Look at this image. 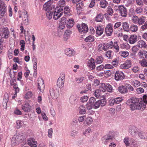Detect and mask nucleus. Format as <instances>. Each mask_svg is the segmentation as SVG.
<instances>
[{
	"label": "nucleus",
	"instance_id": "f257e3e1",
	"mask_svg": "<svg viewBox=\"0 0 147 147\" xmlns=\"http://www.w3.org/2000/svg\"><path fill=\"white\" fill-rule=\"evenodd\" d=\"M127 104L129 105L131 111L136 110L144 109L146 107V105L143 101H139L138 98L133 97L128 100Z\"/></svg>",
	"mask_w": 147,
	"mask_h": 147
},
{
	"label": "nucleus",
	"instance_id": "f03ea898",
	"mask_svg": "<svg viewBox=\"0 0 147 147\" xmlns=\"http://www.w3.org/2000/svg\"><path fill=\"white\" fill-rule=\"evenodd\" d=\"M65 74L64 72H62L61 76L57 80V85L60 88H62L64 86Z\"/></svg>",
	"mask_w": 147,
	"mask_h": 147
},
{
	"label": "nucleus",
	"instance_id": "7ed1b4c3",
	"mask_svg": "<svg viewBox=\"0 0 147 147\" xmlns=\"http://www.w3.org/2000/svg\"><path fill=\"white\" fill-rule=\"evenodd\" d=\"M145 17L143 16L138 18L136 16H134L132 17V20L134 23L141 25L145 22Z\"/></svg>",
	"mask_w": 147,
	"mask_h": 147
},
{
	"label": "nucleus",
	"instance_id": "20e7f679",
	"mask_svg": "<svg viewBox=\"0 0 147 147\" xmlns=\"http://www.w3.org/2000/svg\"><path fill=\"white\" fill-rule=\"evenodd\" d=\"M45 84L41 76H39L37 80V89L43 92L45 89Z\"/></svg>",
	"mask_w": 147,
	"mask_h": 147
},
{
	"label": "nucleus",
	"instance_id": "39448f33",
	"mask_svg": "<svg viewBox=\"0 0 147 147\" xmlns=\"http://www.w3.org/2000/svg\"><path fill=\"white\" fill-rule=\"evenodd\" d=\"M52 1H49L45 3L43 6V9L47 11H53L54 8V5L51 4Z\"/></svg>",
	"mask_w": 147,
	"mask_h": 147
},
{
	"label": "nucleus",
	"instance_id": "423d86ee",
	"mask_svg": "<svg viewBox=\"0 0 147 147\" xmlns=\"http://www.w3.org/2000/svg\"><path fill=\"white\" fill-rule=\"evenodd\" d=\"M106 104V101L105 98L101 99L96 101L92 105L93 108L96 109L98 108L100 106L103 107Z\"/></svg>",
	"mask_w": 147,
	"mask_h": 147
},
{
	"label": "nucleus",
	"instance_id": "0eeeda50",
	"mask_svg": "<svg viewBox=\"0 0 147 147\" xmlns=\"http://www.w3.org/2000/svg\"><path fill=\"white\" fill-rule=\"evenodd\" d=\"M30 101L29 100H26L24 102V104L21 106V108L25 112H28L30 111L31 106L29 104Z\"/></svg>",
	"mask_w": 147,
	"mask_h": 147
},
{
	"label": "nucleus",
	"instance_id": "6e6552de",
	"mask_svg": "<svg viewBox=\"0 0 147 147\" xmlns=\"http://www.w3.org/2000/svg\"><path fill=\"white\" fill-rule=\"evenodd\" d=\"M121 16L123 17H127V11L126 8L123 5H120L118 8Z\"/></svg>",
	"mask_w": 147,
	"mask_h": 147
},
{
	"label": "nucleus",
	"instance_id": "1a4fd4ad",
	"mask_svg": "<svg viewBox=\"0 0 147 147\" xmlns=\"http://www.w3.org/2000/svg\"><path fill=\"white\" fill-rule=\"evenodd\" d=\"M63 14V8L60 7L59 9H55L54 13L53 19L55 20H57L61 15Z\"/></svg>",
	"mask_w": 147,
	"mask_h": 147
},
{
	"label": "nucleus",
	"instance_id": "9d476101",
	"mask_svg": "<svg viewBox=\"0 0 147 147\" xmlns=\"http://www.w3.org/2000/svg\"><path fill=\"white\" fill-rule=\"evenodd\" d=\"M0 34L2 37L7 38L8 37V35L9 32L8 28L7 27H3L0 29Z\"/></svg>",
	"mask_w": 147,
	"mask_h": 147
},
{
	"label": "nucleus",
	"instance_id": "9b49d317",
	"mask_svg": "<svg viewBox=\"0 0 147 147\" xmlns=\"http://www.w3.org/2000/svg\"><path fill=\"white\" fill-rule=\"evenodd\" d=\"M77 26L80 32L85 33L88 31V27L85 24H82L81 25L78 24Z\"/></svg>",
	"mask_w": 147,
	"mask_h": 147
},
{
	"label": "nucleus",
	"instance_id": "f8f14e48",
	"mask_svg": "<svg viewBox=\"0 0 147 147\" xmlns=\"http://www.w3.org/2000/svg\"><path fill=\"white\" fill-rule=\"evenodd\" d=\"M7 6L1 0H0V15L3 16L7 11Z\"/></svg>",
	"mask_w": 147,
	"mask_h": 147
},
{
	"label": "nucleus",
	"instance_id": "ddd939ff",
	"mask_svg": "<svg viewBox=\"0 0 147 147\" xmlns=\"http://www.w3.org/2000/svg\"><path fill=\"white\" fill-rule=\"evenodd\" d=\"M125 78L124 74L122 72L117 71L115 76V79L116 81L122 80Z\"/></svg>",
	"mask_w": 147,
	"mask_h": 147
},
{
	"label": "nucleus",
	"instance_id": "4468645a",
	"mask_svg": "<svg viewBox=\"0 0 147 147\" xmlns=\"http://www.w3.org/2000/svg\"><path fill=\"white\" fill-rule=\"evenodd\" d=\"M129 132L132 137H136L137 134L138 135V128L135 126H131L129 128Z\"/></svg>",
	"mask_w": 147,
	"mask_h": 147
},
{
	"label": "nucleus",
	"instance_id": "2eb2a0df",
	"mask_svg": "<svg viewBox=\"0 0 147 147\" xmlns=\"http://www.w3.org/2000/svg\"><path fill=\"white\" fill-rule=\"evenodd\" d=\"M105 32L107 36L111 35L113 32L112 25L111 24H108L105 28Z\"/></svg>",
	"mask_w": 147,
	"mask_h": 147
},
{
	"label": "nucleus",
	"instance_id": "dca6fc26",
	"mask_svg": "<svg viewBox=\"0 0 147 147\" xmlns=\"http://www.w3.org/2000/svg\"><path fill=\"white\" fill-rule=\"evenodd\" d=\"M87 65L91 70H93L95 69L96 66L94 59L92 58L90 59L88 61Z\"/></svg>",
	"mask_w": 147,
	"mask_h": 147
},
{
	"label": "nucleus",
	"instance_id": "f3484780",
	"mask_svg": "<svg viewBox=\"0 0 147 147\" xmlns=\"http://www.w3.org/2000/svg\"><path fill=\"white\" fill-rule=\"evenodd\" d=\"M50 95L52 98L56 99L59 94V91L57 90H54L53 88H51L49 90Z\"/></svg>",
	"mask_w": 147,
	"mask_h": 147
},
{
	"label": "nucleus",
	"instance_id": "a211bd4d",
	"mask_svg": "<svg viewBox=\"0 0 147 147\" xmlns=\"http://www.w3.org/2000/svg\"><path fill=\"white\" fill-rule=\"evenodd\" d=\"M131 145L133 147H138L140 146V142L136 139L130 138L129 140Z\"/></svg>",
	"mask_w": 147,
	"mask_h": 147
},
{
	"label": "nucleus",
	"instance_id": "6ab92c4d",
	"mask_svg": "<svg viewBox=\"0 0 147 147\" xmlns=\"http://www.w3.org/2000/svg\"><path fill=\"white\" fill-rule=\"evenodd\" d=\"M131 66V61L130 60H127L124 63L121 65L120 67L123 69H127L130 67Z\"/></svg>",
	"mask_w": 147,
	"mask_h": 147
},
{
	"label": "nucleus",
	"instance_id": "aec40b11",
	"mask_svg": "<svg viewBox=\"0 0 147 147\" xmlns=\"http://www.w3.org/2000/svg\"><path fill=\"white\" fill-rule=\"evenodd\" d=\"M34 73L33 74L34 77L37 76V59L35 57H33L32 58Z\"/></svg>",
	"mask_w": 147,
	"mask_h": 147
},
{
	"label": "nucleus",
	"instance_id": "412c9836",
	"mask_svg": "<svg viewBox=\"0 0 147 147\" xmlns=\"http://www.w3.org/2000/svg\"><path fill=\"white\" fill-rule=\"evenodd\" d=\"M118 90L121 93L125 94L128 92V90L125 86L122 85L118 88Z\"/></svg>",
	"mask_w": 147,
	"mask_h": 147
},
{
	"label": "nucleus",
	"instance_id": "4be33fe9",
	"mask_svg": "<svg viewBox=\"0 0 147 147\" xmlns=\"http://www.w3.org/2000/svg\"><path fill=\"white\" fill-rule=\"evenodd\" d=\"M138 55L140 58H147V52L145 51L140 50L138 53Z\"/></svg>",
	"mask_w": 147,
	"mask_h": 147
},
{
	"label": "nucleus",
	"instance_id": "5701e85b",
	"mask_svg": "<svg viewBox=\"0 0 147 147\" xmlns=\"http://www.w3.org/2000/svg\"><path fill=\"white\" fill-rule=\"evenodd\" d=\"M28 144L31 147H36L37 142L35 141L34 139L31 138L29 139L27 141Z\"/></svg>",
	"mask_w": 147,
	"mask_h": 147
},
{
	"label": "nucleus",
	"instance_id": "b1692460",
	"mask_svg": "<svg viewBox=\"0 0 147 147\" xmlns=\"http://www.w3.org/2000/svg\"><path fill=\"white\" fill-rule=\"evenodd\" d=\"M113 137L112 136H110L106 135L102 138V140L105 144H107V142L112 139Z\"/></svg>",
	"mask_w": 147,
	"mask_h": 147
},
{
	"label": "nucleus",
	"instance_id": "393cba45",
	"mask_svg": "<svg viewBox=\"0 0 147 147\" xmlns=\"http://www.w3.org/2000/svg\"><path fill=\"white\" fill-rule=\"evenodd\" d=\"M65 53L66 55L67 56L70 57L75 54V51L74 50L69 48L65 50Z\"/></svg>",
	"mask_w": 147,
	"mask_h": 147
},
{
	"label": "nucleus",
	"instance_id": "a878e982",
	"mask_svg": "<svg viewBox=\"0 0 147 147\" xmlns=\"http://www.w3.org/2000/svg\"><path fill=\"white\" fill-rule=\"evenodd\" d=\"M129 42L131 44L135 43L137 41V36L136 35H131L129 39Z\"/></svg>",
	"mask_w": 147,
	"mask_h": 147
},
{
	"label": "nucleus",
	"instance_id": "bb28decb",
	"mask_svg": "<svg viewBox=\"0 0 147 147\" xmlns=\"http://www.w3.org/2000/svg\"><path fill=\"white\" fill-rule=\"evenodd\" d=\"M74 24V20L72 18L69 19L67 22V26L70 28L73 27Z\"/></svg>",
	"mask_w": 147,
	"mask_h": 147
},
{
	"label": "nucleus",
	"instance_id": "cd10ccee",
	"mask_svg": "<svg viewBox=\"0 0 147 147\" xmlns=\"http://www.w3.org/2000/svg\"><path fill=\"white\" fill-rule=\"evenodd\" d=\"M104 31V29L100 26L97 27L96 30V34L98 36H100L102 34Z\"/></svg>",
	"mask_w": 147,
	"mask_h": 147
},
{
	"label": "nucleus",
	"instance_id": "c85d7f7f",
	"mask_svg": "<svg viewBox=\"0 0 147 147\" xmlns=\"http://www.w3.org/2000/svg\"><path fill=\"white\" fill-rule=\"evenodd\" d=\"M146 133L140 131L138 133V136L140 139L142 140H146Z\"/></svg>",
	"mask_w": 147,
	"mask_h": 147
},
{
	"label": "nucleus",
	"instance_id": "c756f323",
	"mask_svg": "<svg viewBox=\"0 0 147 147\" xmlns=\"http://www.w3.org/2000/svg\"><path fill=\"white\" fill-rule=\"evenodd\" d=\"M103 18V14L102 13H100L96 16L95 20L96 22H101L102 21Z\"/></svg>",
	"mask_w": 147,
	"mask_h": 147
},
{
	"label": "nucleus",
	"instance_id": "7c9ffc66",
	"mask_svg": "<svg viewBox=\"0 0 147 147\" xmlns=\"http://www.w3.org/2000/svg\"><path fill=\"white\" fill-rule=\"evenodd\" d=\"M138 45L140 48H145L147 46L145 42L142 40H140L138 41Z\"/></svg>",
	"mask_w": 147,
	"mask_h": 147
},
{
	"label": "nucleus",
	"instance_id": "2f4dec72",
	"mask_svg": "<svg viewBox=\"0 0 147 147\" xmlns=\"http://www.w3.org/2000/svg\"><path fill=\"white\" fill-rule=\"evenodd\" d=\"M63 31L61 30L58 29L57 32H54V35L56 37L61 38L63 34Z\"/></svg>",
	"mask_w": 147,
	"mask_h": 147
},
{
	"label": "nucleus",
	"instance_id": "473e14b6",
	"mask_svg": "<svg viewBox=\"0 0 147 147\" xmlns=\"http://www.w3.org/2000/svg\"><path fill=\"white\" fill-rule=\"evenodd\" d=\"M122 26L123 29L125 31L128 32L130 29L129 24L126 22H124L123 23Z\"/></svg>",
	"mask_w": 147,
	"mask_h": 147
},
{
	"label": "nucleus",
	"instance_id": "72a5a7b5",
	"mask_svg": "<svg viewBox=\"0 0 147 147\" xmlns=\"http://www.w3.org/2000/svg\"><path fill=\"white\" fill-rule=\"evenodd\" d=\"M23 13L24 16V19L23 20L24 23L25 25H27L28 24V19L27 12L26 11H25Z\"/></svg>",
	"mask_w": 147,
	"mask_h": 147
},
{
	"label": "nucleus",
	"instance_id": "f704fd0d",
	"mask_svg": "<svg viewBox=\"0 0 147 147\" xmlns=\"http://www.w3.org/2000/svg\"><path fill=\"white\" fill-rule=\"evenodd\" d=\"M79 111L81 114H85L86 112L85 107L83 105H80L79 107Z\"/></svg>",
	"mask_w": 147,
	"mask_h": 147
},
{
	"label": "nucleus",
	"instance_id": "c9c22d12",
	"mask_svg": "<svg viewBox=\"0 0 147 147\" xmlns=\"http://www.w3.org/2000/svg\"><path fill=\"white\" fill-rule=\"evenodd\" d=\"M9 100L8 98V95L6 93L5 94L4 98L3 99V105H5L6 106L7 104V103L8 102Z\"/></svg>",
	"mask_w": 147,
	"mask_h": 147
},
{
	"label": "nucleus",
	"instance_id": "e433bc0d",
	"mask_svg": "<svg viewBox=\"0 0 147 147\" xmlns=\"http://www.w3.org/2000/svg\"><path fill=\"white\" fill-rule=\"evenodd\" d=\"M103 58L102 56H98L95 60L96 63L97 64L102 63L103 61Z\"/></svg>",
	"mask_w": 147,
	"mask_h": 147
},
{
	"label": "nucleus",
	"instance_id": "4c0bfd02",
	"mask_svg": "<svg viewBox=\"0 0 147 147\" xmlns=\"http://www.w3.org/2000/svg\"><path fill=\"white\" fill-rule=\"evenodd\" d=\"M108 4V2L105 0H102L100 2V5L101 7L103 8L106 7L107 6Z\"/></svg>",
	"mask_w": 147,
	"mask_h": 147
},
{
	"label": "nucleus",
	"instance_id": "58836bf2",
	"mask_svg": "<svg viewBox=\"0 0 147 147\" xmlns=\"http://www.w3.org/2000/svg\"><path fill=\"white\" fill-rule=\"evenodd\" d=\"M131 83L134 86L137 87L139 86L140 84V82L136 80H132L131 81Z\"/></svg>",
	"mask_w": 147,
	"mask_h": 147
},
{
	"label": "nucleus",
	"instance_id": "ea45409f",
	"mask_svg": "<svg viewBox=\"0 0 147 147\" xmlns=\"http://www.w3.org/2000/svg\"><path fill=\"white\" fill-rule=\"evenodd\" d=\"M99 88L100 91L105 92L106 90V85L104 83H101Z\"/></svg>",
	"mask_w": 147,
	"mask_h": 147
},
{
	"label": "nucleus",
	"instance_id": "a19ab883",
	"mask_svg": "<svg viewBox=\"0 0 147 147\" xmlns=\"http://www.w3.org/2000/svg\"><path fill=\"white\" fill-rule=\"evenodd\" d=\"M76 7L77 10H80L83 8V4L82 2H77Z\"/></svg>",
	"mask_w": 147,
	"mask_h": 147
},
{
	"label": "nucleus",
	"instance_id": "79ce46f5",
	"mask_svg": "<svg viewBox=\"0 0 147 147\" xmlns=\"http://www.w3.org/2000/svg\"><path fill=\"white\" fill-rule=\"evenodd\" d=\"M70 9L69 7H65L64 8V11L63 10V14L64 16H68L69 13Z\"/></svg>",
	"mask_w": 147,
	"mask_h": 147
},
{
	"label": "nucleus",
	"instance_id": "37998d69",
	"mask_svg": "<svg viewBox=\"0 0 147 147\" xmlns=\"http://www.w3.org/2000/svg\"><path fill=\"white\" fill-rule=\"evenodd\" d=\"M130 30L133 32H136L138 30V27L137 25L132 24L130 28Z\"/></svg>",
	"mask_w": 147,
	"mask_h": 147
},
{
	"label": "nucleus",
	"instance_id": "c03bdc74",
	"mask_svg": "<svg viewBox=\"0 0 147 147\" xmlns=\"http://www.w3.org/2000/svg\"><path fill=\"white\" fill-rule=\"evenodd\" d=\"M32 95V93L31 91L28 92L24 96V98L26 99V100H28V99L30 98Z\"/></svg>",
	"mask_w": 147,
	"mask_h": 147
},
{
	"label": "nucleus",
	"instance_id": "a18cd8bd",
	"mask_svg": "<svg viewBox=\"0 0 147 147\" xmlns=\"http://www.w3.org/2000/svg\"><path fill=\"white\" fill-rule=\"evenodd\" d=\"M94 40V39L93 36H89L86 37L85 39V41L86 42H92Z\"/></svg>",
	"mask_w": 147,
	"mask_h": 147
},
{
	"label": "nucleus",
	"instance_id": "49530a36",
	"mask_svg": "<svg viewBox=\"0 0 147 147\" xmlns=\"http://www.w3.org/2000/svg\"><path fill=\"white\" fill-rule=\"evenodd\" d=\"M139 63L141 65L144 67H147V60L143 59L140 61Z\"/></svg>",
	"mask_w": 147,
	"mask_h": 147
},
{
	"label": "nucleus",
	"instance_id": "de8ad7c7",
	"mask_svg": "<svg viewBox=\"0 0 147 147\" xmlns=\"http://www.w3.org/2000/svg\"><path fill=\"white\" fill-rule=\"evenodd\" d=\"M53 12V11H47L46 12L47 17L49 20H50L52 18Z\"/></svg>",
	"mask_w": 147,
	"mask_h": 147
},
{
	"label": "nucleus",
	"instance_id": "09e8293b",
	"mask_svg": "<svg viewBox=\"0 0 147 147\" xmlns=\"http://www.w3.org/2000/svg\"><path fill=\"white\" fill-rule=\"evenodd\" d=\"M11 142L14 145H18L19 143V140L18 139H16L14 137L12 138Z\"/></svg>",
	"mask_w": 147,
	"mask_h": 147
},
{
	"label": "nucleus",
	"instance_id": "8fccbe9b",
	"mask_svg": "<svg viewBox=\"0 0 147 147\" xmlns=\"http://www.w3.org/2000/svg\"><path fill=\"white\" fill-rule=\"evenodd\" d=\"M93 121V120L92 118L88 117L86 118L85 120V122L86 124L88 125L91 124Z\"/></svg>",
	"mask_w": 147,
	"mask_h": 147
},
{
	"label": "nucleus",
	"instance_id": "3c124183",
	"mask_svg": "<svg viewBox=\"0 0 147 147\" xmlns=\"http://www.w3.org/2000/svg\"><path fill=\"white\" fill-rule=\"evenodd\" d=\"M119 53L120 55L123 57H126L129 55V53L127 51H121Z\"/></svg>",
	"mask_w": 147,
	"mask_h": 147
},
{
	"label": "nucleus",
	"instance_id": "603ef678",
	"mask_svg": "<svg viewBox=\"0 0 147 147\" xmlns=\"http://www.w3.org/2000/svg\"><path fill=\"white\" fill-rule=\"evenodd\" d=\"M100 91L99 90L97 89L96 90L94 93V95L96 97L98 98L100 95Z\"/></svg>",
	"mask_w": 147,
	"mask_h": 147
},
{
	"label": "nucleus",
	"instance_id": "864d4df0",
	"mask_svg": "<svg viewBox=\"0 0 147 147\" xmlns=\"http://www.w3.org/2000/svg\"><path fill=\"white\" fill-rule=\"evenodd\" d=\"M91 132V129L89 127L86 129L85 131L84 132V134L85 136H87L90 135Z\"/></svg>",
	"mask_w": 147,
	"mask_h": 147
},
{
	"label": "nucleus",
	"instance_id": "5fc2aeb1",
	"mask_svg": "<svg viewBox=\"0 0 147 147\" xmlns=\"http://www.w3.org/2000/svg\"><path fill=\"white\" fill-rule=\"evenodd\" d=\"M113 13L112 8L110 6H109L107 8V13L109 15L112 16Z\"/></svg>",
	"mask_w": 147,
	"mask_h": 147
},
{
	"label": "nucleus",
	"instance_id": "6e6d98bb",
	"mask_svg": "<svg viewBox=\"0 0 147 147\" xmlns=\"http://www.w3.org/2000/svg\"><path fill=\"white\" fill-rule=\"evenodd\" d=\"M78 133V132L77 131L73 130L71 132L70 136L72 138H74L77 135Z\"/></svg>",
	"mask_w": 147,
	"mask_h": 147
},
{
	"label": "nucleus",
	"instance_id": "4d7b16f0",
	"mask_svg": "<svg viewBox=\"0 0 147 147\" xmlns=\"http://www.w3.org/2000/svg\"><path fill=\"white\" fill-rule=\"evenodd\" d=\"M143 11V9L140 7H139L136 8L135 12L137 14H140L142 13Z\"/></svg>",
	"mask_w": 147,
	"mask_h": 147
},
{
	"label": "nucleus",
	"instance_id": "13d9d810",
	"mask_svg": "<svg viewBox=\"0 0 147 147\" xmlns=\"http://www.w3.org/2000/svg\"><path fill=\"white\" fill-rule=\"evenodd\" d=\"M113 88L111 85L109 84L106 85V90L109 92H112Z\"/></svg>",
	"mask_w": 147,
	"mask_h": 147
},
{
	"label": "nucleus",
	"instance_id": "bf43d9fd",
	"mask_svg": "<svg viewBox=\"0 0 147 147\" xmlns=\"http://www.w3.org/2000/svg\"><path fill=\"white\" fill-rule=\"evenodd\" d=\"M22 122L20 120H18L16 121V127L17 129H19L22 125Z\"/></svg>",
	"mask_w": 147,
	"mask_h": 147
},
{
	"label": "nucleus",
	"instance_id": "052dcab7",
	"mask_svg": "<svg viewBox=\"0 0 147 147\" xmlns=\"http://www.w3.org/2000/svg\"><path fill=\"white\" fill-rule=\"evenodd\" d=\"M96 101V99L94 97H91L89 100V101L88 102L92 104V105Z\"/></svg>",
	"mask_w": 147,
	"mask_h": 147
},
{
	"label": "nucleus",
	"instance_id": "680f3d73",
	"mask_svg": "<svg viewBox=\"0 0 147 147\" xmlns=\"http://www.w3.org/2000/svg\"><path fill=\"white\" fill-rule=\"evenodd\" d=\"M14 114L17 115H21L22 114V112L18 109H15L13 112Z\"/></svg>",
	"mask_w": 147,
	"mask_h": 147
},
{
	"label": "nucleus",
	"instance_id": "e2e57ef3",
	"mask_svg": "<svg viewBox=\"0 0 147 147\" xmlns=\"http://www.w3.org/2000/svg\"><path fill=\"white\" fill-rule=\"evenodd\" d=\"M129 138L128 137H126L124 139L123 142L126 146H129L130 143L129 142Z\"/></svg>",
	"mask_w": 147,
	"mask_h": 147
},
{
	"label": "nucleus",
	"instance_id": "0e129e2a",
	"mask_svg": "<svg viewBox=\"0 0 147 147\" xmlns=\"http://www.w3.org/2000/svg\"><path fill=\"white\" fill-rule=\"evenodd\" d=\"M136 91L138 94H140L144 92V90L142 88L140 87L136 89Z\"/></svg>",
	"mask_w": 147,
	"mask_h": 147
},
{
	"label": "nucleus",
	"instance_id": "69168bd1",
	"mask_svg": "<svg viewBox=\"0 0 147 147\" xmlns=\"http://www.w3.org/2000/svg\"><path fill=\"white\" fill-rule=\"evenodd\" d=\"M126 88H128L131 91H133L134 90L133 87L129 84L126 83L125 84Z\"/></svg>",
	"mask_w": 147,
	"mask_h": 147
},
{
	"label": "nucleus",
	"instance_id": "338daca9",
	"mask_svg": "<svg viewBox=\"0 0 147 147\" xmlns=\"http://www.w3.org/2000/svg\"><path fill=\"white\" fill-rule=\"evenodd\" d=\"M113 66L112 65L109 64H106L104 66V68L105 69H113Z\"/></svg>",
	"mask_w": 147,
	"mask_h": 147
},
{
	"label": "nucleus",
	"instance_id": "774afa93",
	"mask_svg": "<svg viewBox=\"0 0 147 147\" xmlns=\"http://www.w3.org/2000/svg\"><path fill=\"white\" fill-rule=\"evenodd\" d=\"M121 22H118L116 23L113 26L114 29H116L119 27L121 25Z\"/></svg>",
	"mask_w": 147,
	"mask_h": 147
}]
</instances>
